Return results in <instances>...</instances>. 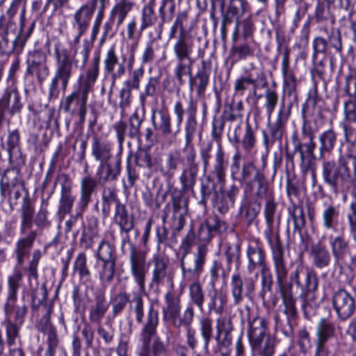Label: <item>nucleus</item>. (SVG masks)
<instances>
[{"mask_svg":"<svg viewBox=\"0 0 356 356\" xmlns=\"http://www.w3.org/2000/svg\"><path fill=\"white\" fill-rule=\"evenodd\" d=\"M273 269L280 290L283 314L286 316V323L280 324V330L285 337L291 338L293 334V325L299 317L296 306L298 299L301 300V309L306 319L314 316L319 307L318 304L314 302L318 289V277L302 264L296 265L290 271L287 261Z\"/></svg>","mask_w":356,"mask_h":356,"instance_id":"obj_1","label":"nucleus"},{"mask_svg":"<svg viewBox=\"0 0 356 356\" xmlns=\"http://www.w3.org/2000/svg\"><path fill=\"white\" fill-rule=\"evenodd\" d=\"M264 168H258L253 160L241 161L237 151L232 156L229 166L230 178L243 186L245 196L250 195L253 200H265L273 195L268 179Z\"/></svg>","mask_w":356,"mask_h":356,"instance_id":"obj_2","label":"nucleus"},{"mask_svg":"<svg viewBox=\"0 0 356 356\" xmlns=\"http://www.w3.org/2000/svg\"><path fill=\"white\" fill-rule=\"evenodd\" d=\"M92 47V42L85 39L83 41L81 51L78 53L77 50H75L71 57L68 49H60L58 45L55 46L56 70L49 86L48 99L49 100L56 99L59 97V83L62 90L63 92L66 90L75 68L85 67Z\"/></svg>","mask_w":356,"mask_h":356,"instance_id":"obj_3","label":"nucleus"},{"mask_svg":"<svg viewBox=\"0 0 356 356\" xmlns=\"http://www.w3.org/2000/svg\"><path fill=\"white\" fill-rule=\"evenodd\" d=\"M319 161L323 181L334 194L346 193L356 182V156L349 154L338 161L327 159Z\"/></svg>","mask_w":356,"mask_h":356,"instance_id":"obj_4","label":"nucleus"},{"mask_svg":"<svg viewBox=\"0 0 356 356\" xmlns=\"http://www.w3.org/2000/svg\"><path fill=\"white\" fill-rule=\"evenodd\" d=\"M307 104L302 105L301 115L302 124L301 127V136L297 131H294L291 135V143L293 150L290 152L286 147L285 158L287 163L294 165V155L299 154L300 168L303 174L307 173L311 168L313 159H316L315 149L317 144L315 142V131L314 130L309 118L313 115L308 112Z\"/></svg>","mask_w":356,"mask_h":356,"instance_id":"obj_5","label":"nucleus"},{"mask_svg":"<svg viewBox=\"0 0 356 356\" xmlns=\"http://www.w3.org/2000/svg\"><path fill=\"white\" fill-rule=\"evenodd\" d=\"M132 301L135 304L134 312L136 321L142 325L139 332V341L143 350L149 353L152 348L154 355L166 352V346L157 334V327L159 324L158 310L154 309L153 305H151L148 308L147 317L143 321L144 303L142 296L140 294L135 295Z\"/></svg>","mask_w":356,"mask_h":356,"instance_id":"obj_6","label":"nucleus"},{"mask_svg":"<svg viewBox=\"0 0 356 356\" xmlns=\"http://www.w3.org/2000/svg\"><path fill=\"white\" fill-rule=\"evenodd\" d=\"M263 213L266 229L264 236L270 250L273 268L287 261L284 243L280 235L282 212L274 195L264 200Z\"/></svg>","mask_w":356,"mask_h":356,"instance_id":"obj_7","label":"nucleus"},{"mask_svg":"<svg viewBox=\"0 0 356 356\" xmlns=\"http://www.w3.org/2000/svg\"><path fill=\"white\" fill-rule=\"evenodd\" d=\"M23 273L15 267L13 273L9 275L6 280V291L3 311L5 321H13L19 324H24L29 311L27 304L24 301L22 296L20 301L18 293L23 285Z\"/></svg>","mask_w":356,"mask_h":356,"instance_id":"obj_8","label":"nucleus"},{"mask_svg":"<svg viewBox=\"0 0 356 356\" xmlns=\"http://www.w3.org/2000/svg\"><path fill=\"white\" fill-rule=\"evenodd\" d=\"M26 69L24 72L25 91L42 86L50 74L48 56L46 51L35 48L28 51L26 56Z\"/></svg>","mask_w":356,"mask_h":356,"instance_id":"obj_9","label":"nucleus"},{"mask_svg":"<svg viewBox=\"0 0 356 356\" xmlns=\"http://www.w3.org/2000/svg\"><path fill=\"white\" fill-rule=\"evenodd\" d=\"M173 112L176 117L177 127L175 130L174 136L179 134L181 125L184 122V115L186 121L184 123L185 147L194 146L192 142L197 130V102L191 95L188 98L186 108L181 100L175 103Z\"/></svg>","mask_w":356,"mask_h":356,"instance_id":"obj_10","label":"nucleus"},{"mask_svg":"<svg viewBox=\"0 0 356 356\" xmlns=\"http://www.w3.org/2000/svg\"><path fill=\"white\" fill-rule=\"evenodd\" d=\"M211 2V9L210 17L216 27L218 24V19L215 15V8L219 6L221 13V26L220 33L222 38L227 35V26L234 22V18L242 17L247 7L248 6L246 0H229L227 8H225L226 0H210Z\"/></svg>","mask_w":356,"mask_h":356,"instance_id":"obj_11","label":"nucleus"},{"mask_svg":"<svg viewBox=\"0 0 356 356\" xmlns=\"http://www.w3.org/2000/svg\"><path fill=\"white\" fill-rule=\"evenodd\" d=\"M122 238V246L127 243L129 245V262L131 273L134 278L135 282L140 290L145 289V277L147 269L146 264V252L139 249L131 241L129 234Z\"/></svg>","mask_w":356,"mask_h":356,"instance_id":"obj_12","label":"nucleus"},{"mask_svg":"<svg viewBox=\"0 0 356 356\" xmlns=\"http://www.w3.org/2000/svg\"><path fill=\"white\" fill-rule=\"evenodd\" d=\"M208 248L206 244L201 243L197 248L194 254V259L186 257L181 256L180 267L182 275L187 279H198L204 271V266L206 264Z\"/></svg>","mask_w":356,"mask_h":356,"instance_id":"obj_13","label":"nucleus"},{"mask_svg":"<svg viewBox=\"0 0 356 356\" xmlns=\"http://www.w3.org/2000/svg\"><path fill=\"white\" fill-rule=\"evenodd\" d=\"M186 165L183 168L179 181L183 190L193 191L199 172V162L194 146L184 147L183 149Z\"/></svg>","mask_w":356,"mask_h":356,"instance_id":"obj_14","label":"nucleus"},{"mask_svg":"<svg viewBox=\"0 0 356 356\" xmlns=\"http://www.w3.org/2000/svg\"><path fill=\"white\" fill-rule=\"evenodd\" d=\"M231 293L234 305H239L244 297L252 300L256 289L255 281L252 277L243 278L239 273H235L231 277Z\"/></svg>","mask_w":356,"mask_h":356,"instance_id":"obj_15","label":"nucleus"},{"mask_svg":"<svg viewBox=\"0 0 356 356\" xmlns=\"http://www.w3.org/2000/svg\"><path fill=\"white\" fill-rule=\"evenodd\" d=\"M332 302L338 318L342 321L351 317L356 309L353 297L344 289H339L333 292Z\"/></svg>","mask_w":356,"mask_h":356,"instance_id":"obj_16","label":"nucleus"},{"mask_svg":"<svg viewBox=\"0 0 356 356\" xmlns=\"http://www.w3.org/2000/svg\"><path fill=\"white\" fill-rule=\"evenodd\" d=\"M22 108L23 103L17 88L7 89L0 99V131L3 128L6 113L13 116L20 113Z\"/></svg>","mask_w":356,"mask_h":356,"instance_id":"obj_17","label":"nucleus"},{"mask_svg":"<svg viewBox=\"0 0 356 356\" xmlns=\"http://www.w3.org/2000/svg\"><path fill=\"white\" fill-rule=\"evenodd\" d=\"M229 140L237 150L241 147L246 152H252L255 147L257 139L255 131L249 121H246L244 129L241 124L237 125L232 136H229Z\"/></svg>","mask_w":356,"mask_h":356,"instance_id":"obj_18","label":"nucleus"},{"mask_svg":"<svg viewBox=\"0 0 356 356\" xmlns=\"http://www.w3.org/2000/svg\"><path fill=\"white\" fill-rule=\"evenodd\" d=\"M247 270L252 274L268 266L266 252L259 239L249 243L246 249Z\"/></svg>","mask_w":356,"mask_h":356,"instance_id":"obj_19","label":"nucleus"},{"mask_svg":"<svg viewBox=\"0 0 356 356\" xmlns=\"http://www.w3.org/2000/svg\"><path fill=\"white\" fill-rule=\"evenodd\" d=\"M211 73V61L203 59L201 60V65L197 72L194 75L192 74L188 79L190 90L192 91L195 88L198 97L204 95Z\"/></svg>","mask_w":356,"mask_h":356,"instance_id":"obj_20","label":"nucleus"},{"mask_svg":"<svg viewBox=\"0 0 356 356\" xmlns=\"http://www.w3.org/2000/svg\"><path fill=\"white\" fill-rule=\"evenodd\" d=\"M20 237L16 242L15 249L13 250L15 256L17 265L14 267L22 266L26 259H27L31 254V251L33 247L35 241L38 236V231L29 230L26 234H20Z\"/></svg>","mask_w":356,"mask_h":356,"instance_id":"obj_21","label":"nucleus"},{"mask_svg":"<svg viewBox=\"0 0 356 356\" xmlns=\"http://www.w3.org/2000/svg\"><path fill=\"white\" fill-rule=\"evenodd\" d=\"M120 173L121 158L120 155H116L113 159L99 163L97 170V179L102 185L116 181Z\"/></svg>","mask_w":356,"mask_h":356,"instance_id":"obj_22","label":"nucleus"},{"mask_svg":"<svg viewBox=\"0 0 356 356\" xmlns=\"http://www.w3.org/2000/svg\"><path fill=\"white\" fill-rule=\"evenodd\" d=\"M62 190L58 202L57 215L63 219L67 214H70L75 202L76 197L72 193L73 182L71 178L63 176Z\"/></svg>","mask_w":356,"mask_h":356,"instance_id":"obj_23","label":"nucleus"},{"mask_svg":"<svg viewBox=\"0 0 356 356\" xmlns=\"http://www.w3.org/2000/svg\"><path fill=\"white\" fill-rule=\"evenodd\" d=\"M149 265L152 266L150 286L158 288L163 284L165 279L168 276L169 259L159 253H156L152 255Z\"/></svg>","mask_w":356,"mask_h":356,"instance_id":"obj_24","label":"nucleus"},{"mask_svg":"<svg viewBox=\"0 0 356 356\" xmlns=\"http://www.w3.org/2000/svg\"><path fill=\"white\" fill-rule=\"evenodd\" d=\"M194 49V38L192 34L177 35L173 45V53L177 61L194 63L191 55Z\"/></svg>","mask_w":356,"mask_h":356,"instance_id":"obj_25","label":"nucleus"},{"mask_svg":"<svg viewBox=\"0 0 356 356\" xmlns=\"http://www.w3.org/2000/svg\"><path fill=\"white\" fill-rule=\"evenodd\" d=\"M316 335L315 349L330 351L327 343L336 335L334 323L322 318L317 324Z\"/></svg>","mask_w":356,"mask_h":356,"instance_id":"obj_26","label":"nucleus"},{"mask_svg":"<svg viewBox=\"0 0 356 356\" xmlns=\"http://www.w3.org/2000/svg\"><path fill=\"white\" fill-rule=\"evenodd\" d=\"M309 257L312 266L316 269L327 268L332 261V254L322 240L311 245Z\"/></svg>","mask_w":356,"mask_h":356,"instance_id":"obj_27","label":"nucleus"},{"mask_svg":"<svg viewBox=\"0 0 356 356\" xmlns=\"http://www.w3.org/2000/svg\"><path fill=\"white\" fill-rule=\"evenodd\" d=\"M261 209V202L259 200H253L244 196L238 209V215L245 221L248 227L258 223L257 217Z\"/></svg>","mask_w":356,"mask_h":356,"instance_id":"obj_28","label":"nucleus"},{"mask_svg":"<svg viewBox=\"0 0 356 356\" xmlns=\"http://www.w3.org/2000/svg\"><path fill=\"white\" fill-rule=\"evenodd\" d=\"M286 122L277 117L275 122L270 124L268 120L267 129L262 131L263 143L266 149H269L275 143L282 144L283 135L286 130Z\"/></svg>","mask_w":356,"mask_h":356,"instance_id":"obj_29","label":"nucleus"},{"mask_svg":"<svg viewBox=\"0 0 356 356\" xmlns=\"http://www.w3.org/2000/svg\"><path fill=\"white\" fill-rule=\"evenodd\" d=\"M99 182L95 177L88 175L81 179L80 195L76 204L80 211L86 210L92 202V196L97 192Z\"/></svg>","mask_w":356,"mask_h":356,"instance_id":"obj_30","label":"nucleus"},{"mask_svg":"<svg viewBox=\"0 0 356 356\" xmlns=\"http://www.w3.org/2000/svg\"><path fill=\"white\" fill-rule=\"evenodd\" d=\"M331 254L336 263H343L347 255L350 257L353 264L356 263V256H352L350 251L348 241L342 235L336 237H330Z\"/></svg>","mask_w":356,"mask_h":356,"instance_id":"obj_31","label":"nucleus"},{"mask_svg":"<svg viewBox=\"0 0 356 356\" xmlns=\"http://www.w3.org/2000/svg\"><path fill=\"white\" fill-rule=\"evenodd\" d=\"M99 234V218L95 215H89L86 217V224L84 225L80 244L85 250L92 249L94 241Z\"/></svg>","mask_w":356,"mask_h":356,"instance_id":"obj_32","label":"nucleus"},{"mask_svg":"<svg viewBox=\"0 0 356 356\" xmlns=\"http://www.w3.org/2000/svg\"><path fill=\"white\" fill-rule=\"evenodd\" d=\"M151 122L154 129L160 133L162 136H174L175 131L172 127L171 117L168 112L152 109Z\"/></svg>","mask_w":356,"mask_h":356,"instance_id":"obj_33","label":"nucleus"},{"mask_svg":"<svg viewBox=\"0 0 356 356\" xmlns=\"http://www.w3.org/2000/svg\"><path fill=\"white\" fill-rule=\"evenodd\" d=\"M34 213V205L29 197L28 191H26V195L23 197V202L20 209V234H26L29 230H33Z\"/></svg>","mask_w":356,"mask_h":356,"instance_id":"obj_34","label":"nucleus"},{"mask_svg":"<svg viewBox=\"0 0 356 356\" xmlns=\"http://www.w3.org/2000/svg\"><path fill=\"white\" fill-rule=\"evenodd\" d=\"M109 304L107 302L104 292H97L94 295L93 303L89 309V321L92 323L100 324L108 311Z\"/></svg>","mask_w":356,"mask_h":356,"instance_id":"obj_35","label":"nucleus"},{"mask_svg":"<svg viewBox=\"0 0 356 356\" xmlns=\"http://www.w3.org/2000/svg\"><path fill=\"white\" fill-rule=\"evenodd\" d=\"M318 140V154L316 155L315 160H322L325 159V155L330 154L334 149L337 142V134L332 129H329L321 133Z\"/></svg>","mask_w":356,"mask_h":356,"instance_id":"obj_36","label":"nucleus"},{"mask_svg":"<svg viewBox=\"0 0 356 356\" xmlns=\"http://www.w3.org/2000/svg\"><path fill=\"white\" fill-rule=\"evenodd\" d=\"M268 321L263 317L257 316L249 321L248 328V337L250 345L264 340L265 337L270 335L268 333Z\"/></svg>","mask_w":356,"mask_h":356,"instance_id":"obj_37","label":"nucleus"},{"mask_svg":"<svg viewBox=\"0 0 356 356\" xmlns=\"http://www.w3.org/2000/svg\"><path fill=\"white\" fill-rule=\"evenodd\" d=\"M92 0L82 5L74 14L72 25L81 33L86 32L92 17Z\"/></svg>","mask_w":356,"mask_h":356,"instance_id":"obj_38","label":"nucleus"},{"mask_svg":"<svg viewBox=\"0 0 356 356\" xmlns=\"http://www.w3.org/2000/svg\"><path fill=\"white\" fill-rule=\"evenodd\" d=\"M111 144L104 140L99 139L97 136L92 137L91 154L99 163L113 159Z\"/></svg>","mask_w":356,"mask_h":356,"instance_id":"obj_39","label":"nucleus"},{"mask_svg":"<svg viewBox=\"0 0 356 356\" xmlns=\"http://www.w3.org/2000/svg\"><path fill=\"white\" fill-rule=\"evenodd\" d=\"M165 307H163V318L164 321H172L175 323L181 312V300L174 293L168 291L164 297Z\"/></svg>","mask_w":356,"mask_h":356,"instance_id":"obj_40","label":"nucleus"},{"mask_svg":"<svg viewBox=\"0 0 356 356\" xmlns=\"http://www.w3.org/2000/svg\"><path fill=\"white\" fill-rule=\"evenodd\" d=\"M88 93L79 88L74 90L70 95H67L63 101L61 105L65 113H70L74 115L76 113V109L81 107L82 102L87 104Z\"/></svg>","mask_w":356,"mask_h":356,"instance_id":"obj_41","label":"nucleus"},{"mask_svg":"<svg viewBox=\"0 0 356 356\" xmlns=\"http://www.w3.org/2000/svg\"><path fill=\"white\" fill-rule=\"evenodd\" d=\"M229 57L234 63L244 60L248 58L257 56L256 44L254 42H244L240 44H233L229 49Z\"/></svg>","mask_w":356,"mask_h":356,"instance_id":"obj_42","label":"nucleus"},{"mask_svg":"<svg viewBox=\"0 0 356 356\" xmlns=\"http://www.w3.org/2000/svg\"><path fill=\"white\" fill-rule=\"evenodd\" d=\"M227 164L228 161L226 159V155L222 147L221 144H218L214 156V163L210 174L215 176L218 182L220 184H224L225 182Z\"/></svg>","mask_w":356,"mask_h":356,"instance_id":"obj_43","label":"nucleus"},{"mask_svg":"<svg viewBox=\"0 0 356 356\" xmlns=\"http://www.w3.org/2000/svg\"><path fill=\"white\" fill-rule=\"evenodd\" d=\"M181 160L180 152L177 150L169 152L166 154L165 164L159 168L161 174L166 181L170 182L172 179Z\"/></svg>","mask_w":356,"mask_h":356,"instance_id":"obj_44","label":"nucleus"},{"mask_svg":"<svg viewBox=\"0 0 356 356\" xmlns=\"http://www.w3.org/2000/svg\"><path fill=\"white\" fill-rule=\"evenodd\" d=\"M37 18H32L26 17V10L24 8L20 13L19 27L16 36L18 40L20 41L19 44H22L24 47L28 40L31 36L35 28Z\"/></svg>","mask_w":356,"mask_h":356,"instance_id":"obj_45","label":"nucleus"},{"mask_svg":"<svg viewBox=\"0 0 356 356\" xmlns=\"http://www.w3.org/2000/svg\"><path fill=\"white\" fill-rule=\"evenodd\" d=\"M114 221L120 227V233L129 234L134 227V219L129 215L125 204L115 207Z\"/></svg>","mask_w":356,"mask_h":356,"instance_id":"obj_46","label":"nucleus"},{"mask_svg":"<svg viewBox=\"0 0 356 356\" xmlns=\"http://www.w3.org/2000/svg\"><path fill=\"white\" fill-rule=\"evenodd\" d=\"M258 78L259 81L261 82V88H266L264 97L266 99V102L264 104V107L266 109V112L267 114L268 119L270 120L279 99V95L276 90L270 88L268 86V81L266 79V75L264 73H261Z\"/></svg>","mask_w":356,"mask_h":356,"instance_id":"obj_47","label":"nucleus"},{"mask_svg":"<svg viewBox=\"0 0 356 356\" xmlns=\"http://www.w3.org/2000/svg\"><path fill=\"white\" fill-rule=\"evenodd\" d=\"M228 303V297L225 292L222 290L213 289V293L209 295L207 303L209 313H214L222 315Z\"/></svg>","mask_w":356,"mask_h":356,"instance_id":"obj_48","label":"nucleus"},{"mask_svg":"<svg viewBox=\"0 0 356 356\" xmlns=\"http://www.w3.org/2000/svg\"><path fill=\"white\" fill-rule=\"evenodd\" d=\"M41 297H39V291H30V306L31 313L33 316H38L40 309L42 307L45 312H47V308L45 307L53 306L52 304L48 303L47 299L48 297V291L47 288V283L43 282L40 286Z\"/></svg>","mask_w":356,"mask_h":356,"instance_id":"obj_49","label":"nucleus"},{"mask_svg":"<svg viewBox=\"0 0 356 356\" xmlns=\"http://www.w3.org/2000/svg\"><path fill=\"white\" fill-rule=\"evenodd\" d=\"M41 297H39V291H30V306L31 313L33 316H38L40 309L42 307L45 312H47V308L45 307L53 306L52 304L48 303L47 299L48 297V291L47 288V283L43 282L40 286Z\"/></svg>","mask_w":356,"mask_h":356,"instance_id":"obj_50","label":"nucleus"},{"mask_svg":"<svg viewBox=\"0 0 356 356\" xmlns=\"http://www.w3.org/2000/svg\"><path fill=\"white\" fill-rule=\"evenodd\" d=\"M116 264L117 261L97 262L98 279L102 286H108L113 282L117 270Z\"/></svg>","mask_w":356,"mask_h":356,"instance_id":"obj_51","label":"nucleus"},{"mask_svg":"<svg viewBox=\"0 0 356 356\" xmlns=\"http://www.w3.org/2000/svg\"><path fill=\"white\" fill-rule=\"evenodd\" d=\"M339 207L334 204L325 206L321 212L323 226L326 229H335L340 221Z\"/></svg>","mask_w":356,"mask_h":356,"instance_id":"obj_52","label":"nucleus"},{"mask_svg":"<svg viewBox=\"0 0 356 356\" xmlns=\"http://www.w3.org/2000/svg\"><path fill=\"white\" fill-rule=\"evenodd\" d=\"M240 17L234 18L235 29L232 36L233 42L236 40L240 29L242 37L245 40L252 38L255 31L254 21L252 17L249 16L239 21Z\"/></svg>","mask_w":356,"mask_h":356,"instance_id":"obj_53","label":"nucleus"},{"mask_svg":"<svg viewBox=\"0 0 356 356\" xmlns=\"http://www.w3.org/2000/svg\"><path fill=\"white\" fill-rule=\"evenodd\" d=\"M73 273H77L80 281L88 284L92 280V273L87 264V257L85 252H80L73 264Z\"/></svg>","mask_w":356,"mask_h":356,"instance_id":"obj_54","label":"nucleus"},{"mask_svg":"<svg viewBox=\"0 0 356 356\" xmlns=\"http://www.w3.org/2000/svg\"><path fill=\"white\" fill-rule=\"evenodd\" d=\"M276 339L271 335H268L264 340H260L250 344L252 352L258 356H273L275 353Z\"/></svg>","mask_w":356,"mask_h":356,"instance_id":"obj_55","label":"nucleus"},{"mask_svg":"<svg viewBox=\"0 0 356 356\" xmlns=\"http://www.w3.org/2000/svg\"><path fill=\"white\" fill-rule=\"evenodd\" d=\"M100 55L96 54L92 58L91 67H90L86 74L82 85L79 87L88 93L92 90L95 83L96 82L99 72Z\"/></svg>","mask_w":356,"mask_h":356,"instance_id":"obj_56","label":"nucleus"},{"mask_svg":"<svg viewBox=\"0 0 356 356\" xmlns=\"http://www.w3.org/2000/svg\"><path fill=\"white\" fill-rule=\"evenodd\" d=\"M129 302L130 295L125 291H120L111 296L110 299V304L111 305V318L114 319L121 314Z\"/></svg>","mask_w":356,"mask_h":356,"instance_id":"obj_57","label":"nucleus"},{"mask_svg":"<svg viewBox=\"0 0 356 356\" xmlns=\"http://www.w3.org/2000/svg\"><path fill=\"white\" fill-rule=\"evenodd\" d=\"M218 184L219 183L218 182V180L216 179L215 176H213L211 174L204 176V179L201 181V199L200 200V204L206 205L207 200L209 199L212 193H213L215 196L216 193H219L217 191Z\"/></svg>","mask_w":356,"mask_h":356,"instance_id":"obj_58","label":"nucleus"},{"mask_svg":"<svg viewBox=\"0 0 356 356\" xmlns=\"http://www.w3.org/2000/svg\"><path fill=\"white\" fill-rule=\"evenodd\" d=\"M224 255L228 270H230L233 264L238 270L241 264V243L237 242L233 244H227Z\"/></svg>","mask_w":356,"mask_h":356,"instance_id":"obj_59","label":"nucleus"},{"mask_svg":"<svg viewBox=\"0 0 356 356\" xmlns=\"http://www.w3.org/2000/svg\"><path fill=\"white\" fill-rule=\"evenodd\" d=\"M95 257L97 259V262L118 260L115 247L104 239L99 243Z\"/></svg>","mask_w":356,"mask_h":356,"instance_id":"obj_60","label":"nucleus"},{"mask_svg":"<svg viewBox=\"0 0 356 356\" xmlns=\"http://www.w3.org/2000/svg\"><path fill=\"white\" fill-rule=\"evenodd\" d=\"M8 35L9 33H0V38L1 39L0 41L1 53L6 56H10L12 54L19 56L22 53L24 47L22 44H19L20 41L18 40L17 36H15V39L12 42V45L10 47Z\"/></svg>","mask_w":356,"mask_h":356,"instance_id":"obj_61","label":"nucleus"},{"mask_svg":"<svg viewBox=\"0 0 356 356\" xmlns=\"http://www.w3.org/2000/svg\"><path fill=\"white\" fill-rule=\"evenodd\" d=\"M102 215L104 218H108L111 210V205L115 203V207L118 204H123L118 197L115 189L111 187H106L102 191Z\"/></svg>","mask_w":356,"mask_h":356,"instance_id":"obj_62","label":"nucleus"},{"mask_svg":"<svg viewBox=\"0 0 356 356\" xmlns=\"http://www.w3.org/2000/svg\"><path fill=\"white\" fill-rule=\"evenodd\" d=\"M189 299L191 305L196 306L202 312L204 311L205 292L200 282H195L190 284Z\"/></svg>","mask_w":356,"mask_h":356,"instance_id":"obj_63","label":"nucleus"},{"mask_svg":"<svg viewBox=\"0 0 356 356\" xmlns=\"http://www.w3.org/2000/svg\"><path fill=\"white\" fill-rule=\"evenodd\" d=\"M261 275V289L259 293L260 297L264 300L267 293H271L275 284L274 276L268 265L259 270Z\"/></svg>","mask_w":356,"mask_h":356,"instance_id":"obj_64","label":"nucleus"}]
</instances>
